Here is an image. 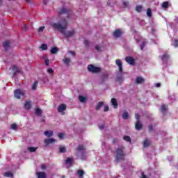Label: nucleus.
<instances>
[{
	"label": "nucleus",
	"instance_id": "f257e3e1",
	"mask_svg": "<svg viewBox=\"0 0 178 178\" xmlns=\"http://www.w3.org/2000/svg\"><path fill=\"white\" fill-rule=\"evenodd\" d=\"M67 26H68L67 21H64L63 22H62V24H52L53 27H55L56 30H58L60 33H62L63 34H64V35L67 37V38H69V37H72V35H74V34H75L76 32L74 29H72V31H68L67 32H66Z\"/></svg>",
	"mask_w": 178,
	"mask_h": 178
},
{
	"label": "nucleus",
	"instance_id": "f03ea898",
	"mask_svg": "<svg viewBox=\"0 0 178 178\" xmlns=\"http://www.w3.org/2000/svg\"><path fill=\"white\" fill-rule=\"evenodd\" d=\"M115 159L117 163L125 161L126 154L124 148H117L115 151Z\"/></svg>",
	"mask_w": 178,
	"mask_h": 178
},
{
	"label": "nucleus",
	"instance_id": "7ed1b4c3",
	"mask_svg": "<svg viewBox=\"0 0 178 178\" xmlns=\"http://www.w3.org/2000/svg\"><path fill=\"white\" fill-rule=\"evenodd\" d=\"M86 147L85 145H83V144H80L79 145H78L77 148H76V151L79 153L81 152V159L85 161L86 159L84 154L86 152Z\"/></svg>",
	"mask_w": 178,
	"mask_h": 178
},
{
	"label": "nucleus",
	"instance_id": "20e7f679",
	"mask_svg": "<svg viewBox=\"0 0 178 178\" xmlns=\"http://www.w3.org/2000/svg\"><path fill=\"white\" fill-rule=\"evenodd\" d=\"M88 70L92 73H99L102 69L99 66H95V65H88Z\"/></svg>",
	"mask_w": 178,
	"mask_h": 178
},
{
	"label": "nucleus",
	"instance_id": "39448f33",
	"mask_svg": "<svg viewBox=\"0 0 178 178\" xmlns=\"http://www.w3.org/2000/svg\"><path fill=\"white\" fill-rule=\"evenodd\" d=\"M14 95L15 98H17V99H20L22 95H24V92L22 91L20 88H17V90H15Z\"/></svg>",
	"mask_w": 178,
	"mask_h": 178
},
{
	"label": "nucleus",
	"instance_id": "423d86ee",
	"mask_svg": "<svg viewBox=\"0 0 178 178\" xmlns=\"http://www.w3.org/2000/svg\"><path fill=\"white\" fill-rule=\"evenodd\" d=\"M125 60L129 65H135L136 63V59L133 56H126Z\"/></svg>",
	"mask_w": 178,
	"mask_h": 178
},
{
	"label": "nucleus",
	"instance_id": "0eeeda50",
	"mask_svg": "<svg viewBox=\"0 0 178 178\" xmlns=\"http://www.w3.org/2000/svg\"><path fill=\"white\" fill-rule=\"evenodd\" d=\"M115 63L119 67V71L122 73L123 72V63L121 59H116Z\"/></svg>",
	"mask_w": 178,
	"mask_h": 178
},
{
	"label": "nucleus",
	"instance_id": "6e6552de",
	"mask_svg": "<svg viewBox=\"0 0 178 178\" xmlns=\"http://www.w3.org/2000/svg\"><path fill=\"white\" fill-rule=\"evenodd\" d=\"M143 127V123H141L140 119L135 123V129L138 131L142 130Z\"/></svg>",
	"mask_w": 178,
	"mask_h": 178
},
{
	"label": "nucleus",
	"instance_id": "1a4fd4ad",
	"mask_svg": "<svg viewBox=\"0 0 178 178\" xmlns=\"http://www.w3.org/2000/svg\"><path fill=\"white\" fill-rule=\"evenodd\" d=\"M67 109V105L66 104H61L58 106V112H63L64 111H66Z\"/></svg>",
	"mask_w": 178,
	"mask_h": 178
},
{
	"label": "nucleus",
	"instance_id": "9d476101",
	"mask_svg": "<svg viewBox=\"0 0 178 178\" xmlns=\"http://www.w3.org/2000/svg\"><path fill=\"white\" fill-rule=\"evenodd\" d=\"M46 145H49V144H52L53 143H56L55 138H46L44 141Z\"/></svg>",
	"mask_w": 178,
	"mask_h": 178
},
{
	"label": "nucleus",
	"instance_id": "9b49d317",
	"mask_svg": "<svg viewBox=\"0 0 178 178\" xmlns=\"http://www.w3.org/2000/svg\"><path fill=\"white\" fill-rule=\"evenodd\" d=\"M3 48H5V49L6 51L8 50L10 47V41H9V40H7L6 41H4L3 42Z\"/></svg>",
	"mask_w": 178,
	"mask_h": 178
},
{
	"label": "nucleus",
	"instance_id": "f8f14e48",
	"mask_svg": "<svg viewBox=\"0 0 178 178\" xmlns=\"http://www.w3.org/2000/svg\"><path fill=\"white\" fill-rule=\"evenodd\" d=\"M122 31H120V29H115V31H114L113 35H114V37H116V38H118V37H120V35H122Z\"/></svg>",
	"mask_w": 178,
	"mask_h": 178
},
{
	"label": "nucleus",
	"instance_id": "ddd939ff",
	"mask_svg": "<svg viewBox=\"0 0 178 178\" xmlns=\"http://www.w3.org/2000/svg\"><path fill=\"white\" fill-rule=\"evenodd\" d=\"M68 13L69 10H67V8H65V7H63L58 11V14H60V15H62L63 14H68Z\"/></svg>",
	"mask_w": 178,
	"mask_h": 178
},
{
	"label": "nucleus",
	"instance_id": "4468645a",
	"mask_svg": "<svg viewBox=\"0 0 178 178\" xmlns=\"http://www.w3.org/2000/svg\"><path fill=\"white\" fill-rule=\"evenodd\" d=\"M109 79V74L108 73H103L102 74V81L104 82L106 81Z\"/></svg>",
	"mask_w": 178,
	"mask_h": 178
},
{
	"label": "nucleus",
	"instance_id": "2eb2a0df",
	"mask_svg": "<svg viewBox=\"0 0 178 178\" xmlns=\"http://www.w3.org/2000/svg\"><path fill=\"white\" fill-rule=\"evenodd\" d=\"M111 104L113 106V107L117 109L119 106L117 99L115 98L111 99Z\"/></svg>",
	"mask_w": 178,
	"mask_h": 178
},
{
	"label": "nucleus",
	"instance_id": "dca6fc26",
	"mask_svg": "<svg viewBox=\"0 0 178 178\" xmlns=\"http://www.w3.org/2000/svg\"><path fill=\"white\" fill-rule=\"evenodd\" d=\"M36 176L38 178H47V175L44 172H38Z\"/></svg>",
	"mask_w": 178,
	"mask_h": 178
},
{
	"label": "nucleus",
	"instance_id": "f3484780",
	"mask_svg": "<svg viewBox=\"0 0 178 178\" xmlns=\"http://www.w3.org/2000/svg\"><path fill=\"white\" fill-rule=\"evenodd\" d=\"M161 58L163 63H167L168 58H170V55L168 54H164Z\"/></svg>",
	"mask_w": 178,
	"mask_h": 178
},
{
	"label": "nucleus",
	"instance_id": "a211bd4d",
	"mask_svg": "<svg viewBox=\"0 0 178 178\" xmlns=\"http://www.w3.org/2000/svg\"><path fill=\"white\" fill-rule=\"evenodd\" d=\"M24 108L26 109H31V101H25Z\"/></svg>",
	"mask_w": 178,
	"mask_h": 178
},
{
	"label": "nucleus",
	"instance_id": "6ab92c4d",
	"mask_svg": "<svg viewBox=\"0 0 178 178\" xmlns=\"http://www.w3.org/2000/svg\"><path fill=\"white\" fill-rule=\"evenodd\" d=\"M44 136H46L47 137H52V136H54V131L52 130H49L47 131H44Z\"/></svg>",
	"mask_w": 178,
	"mask_h": 178
},
{
	"label": "nucleus",
	"instance_id": "aec40b11",
	"mask_svg": "<svg viewBox=\"0 0 178 178\" xmlns=\"http://www.w3.org/2000/svg\"><path fill=\"white\" fill-rule=\"evenodd\" d=\"M151 143L149 140V138H146V140H145V141H143V147H149Z\"/></svg>",
	"mask_w": 178,
	"mask_h": 178
},
{
	"label": "nucleus",
	"instance_id": "412c9836",
	"mask_svg": "<svg viewBox=\"0 0 178 178\" xmlns=\"http://www.w3.org/2000/svg\"><path fill=\"white\" fill-rule=\"evenodd\" d=\"M63 62L67 65H69L70 62H71V58H67V57H65L64 58V59H63Z\"/></svg>",
	"mask_w": 178,
	"mask_h": 178
},
{
	"label": "nucleus",
	"instance_id": "4be33fe9",
	"mask_svg": "<svg viewBox=\"0 0 178 178\" xmlns=\"http://www.w3.org/2000/svg\"><path fill=\"white\" fill-rule=\"evenodd\" d=\"M143 81H145V79H143V77H141L140 76L136 77V83L138 84H140L141 83H143Z\"/></svg>",
	"mask_w": 178,
	"mask_h": 178
},
{
	"label": "nucleus",
	"instance_id": "5701e85b",
	"mask_svg": "<svg viewBox=\"0 0 178 178\" xmlns=\"http://www.w3.org/2000/svg\"><path fill=\"white\" fill-rule=\"evenodd\" d=\"M104 102L101 101L100 102H98L95 109L96 111H99L102 106H104Z\"/></svg>",
	"mask_w": 178,
	"mask_h": 178
},
{
	"label": "nucleus",
	"instance_id": "b1692460",
	"mask_svg": "<svg viewBox=\"0 0 178 178\" xmlns=\"http://www.w3.org/2000/svg\"><path fill=\"white\" fill-rule=\"evenodd\" d=\"M37 149H38V147H29L28 148L29 152H36Z\"/></svg>",
	"mask_w": 178,
	"mask_h": 178
},
{
	"label": "nucleus",
	"instance_id": "393cba45",
	"mask_svg": "<svg viewBox=\"0 0 178 178\" xmlns=\"http://www.w3.org/2000/svg\"><path fill=\"white\" fill-rule=\"evenodd\" d=\"M79 99L81 102L84 103L86 102L88 99L86 97H83V95H79Z\"/></svg>",
	"mask_w": 178,
	"mask_h": 178
},
{
	"label": "nucleus",
	"instance_id": "a878e982",
	"mask_svg": "<svg viewBox=\"0 0 178 178\" xmlns=\"http://www.w3.org/2000/svg\"><path fill=\"white\" fill-rule=\"evenodd\" d=\"M58 51V48L57 47H52L51 48L50 52L51 54H56Z\"/></svg>",
	"mask_w": 178,
	"mask_h": 178
},
{
	"label": "nucleus",
	"instance_id": "bb28decb",
	"mask_svg": "<svg viewBox=\"0 0 178 178\" xmlns=\"http://www.w3.org/2000/svg\"><path fill=\"white\" fill-rule=\"evenodd\" d=\"M13 76H15L17 74V72H19L18 67H17V66H16V65H14L13 66Z\"/></svg>",
	"mask_w": 178,
	"mask_h": 178
},
{
	"label": "nucleus",
	"instance_id": "cd10ccee",
	"mask_svg": "<svg viewBox=\"0 0 178 178\" xmlns=\"http://www.w3.org/2000/svg\"><path fill=\"white\" fill-rule=\"evenodd\" d=\"M77 175H78L79 178H83L84 171L81 170H78Z\"/></svg>",
	"mask_w": 178,
	"mask_h": 178
},
{
	"label": "nucleus",
	"instance_id": "c85d7f7f",
	"mask_svg": "<svg viewBox=\"0 0 178 178\" xmlns=\"http://www.w3.org/2000/svg\"><path fill=\"white\" fill-rule=\"evenodd\" d=\"M143 6H136V10L138 12V13H141L143 11Z\"/></svg>",
	"mask_w": 178,
	"mask_h": 178
},
{
	"label": "nucleus",
	"instance_id": "c756f323",
	"mask_svg": "<svg viewBox=\"0 0 178 178\" xmlns=\"http://www.w3.org/2000/svg\"><path fill=\"white\" fill-rule=\"evenodd\" d=\"M124 79L122 75L117 76L115 81H119L120 83H122Z\"/></svg>",
	"mask_w": 178,
	"mask_h": 178
},
{
	"label": "nucleus",
	"instance_id": "7c9ffc66",
	"mask_svg": "<svg viewBox=\"0 0 178 178\" xmlns=\"http://www.w3.org/2000/svg\"><path fill=\"white\" fill-rule=\"evenodd\" d=\"M147 15L149 17H152V11L151 8H147Z\"/></svg>",
	"mask_w": 178,
	"mask_h": 178
},
{
	"label": "nucleus",
	"instance_id": "2f4dec72",
	"mask_svg": "<svg viewBox=\"0 0 178 178\" xmlns=\"http://www.w3.org/2000/svg\"><path fill=\"white\" fill-rule=\"evenodd\" d=\"M40 48L42 50H47V49H48V45L46 43H43V44H41Z\"/></svg>",
	"mask_w": 178,
	"mask_h": 178
},
{
	"label": "nucleus",
	"instance_id": "473e14b6",
	"mask_svg": "<svg viewBox=\"0 0 178 178\" xmlns=\"http://www.w3.org/2000/svg\"><path fill=\"white\" fill-rule=\"evenodd\" d=\"M38 86V81H34L32 85V90H37V87Z\"/></svg>",
	"mask_w": 178,
	"mask_h": 178
},
{
	"label": "nucleus",
	"instance_id": "72a5a7b5",
	"mask_svg": "<svg viewBox=\"0 0 178 178\" xmlns=\"http://www.w3.org/2000/svg\"><path fill=\"white\" fill-rule=\"evenodd\" d=\"M161 111L162 113H165V111H167L166 105H165V104L162 105Z\"/></svg>",
	"mask_w": 178,
	"mask_h": 178
},
{
	"label": "nucleus",
	"instance_id": "f704fd0d",
	"mask_svg": "<svg viewBox=\"0 0 178 178\" xmlns=\"http://www.w3.org/2000/svg\"><path fill=\"white\" fill-rule=\"evenodd\" d=\"M123 140H124V141H127V142L131 141V137H129V136H124Z\"/></svg>",
	"mask_w": 178,
	"mask_h": 178
},
{
	"label": "nucleus",
	"instance_id": "c9c22d12",
	"mask_svg": "<svg viewBox=\"0 0 178 178\" xmlns=\"http://www.w3.org/2000/svg\"><path fill=\"white\" fill-rule=\"evenodd\" d=\"M59 151H60V153L65 154L66 152L65 147H60Z\"/></svg>",
	"mask_w": 178,
	"mask_h": 178
},
{
	"label": "nucleus",
	"instance_id": "e433bc0d",
	"mask_svg": "<svg viewBox=\"0 0 178 178\" xmlns=\"http://www.w3.org/2000/svg\"><path fill=\"white\" fill-rule=\"evenodd\" d=\"M169 6L168 1H164L162 4L163 8H168Z\"/></svg>",
	"mask_w": 178,
	"mask_h": 178
},
{
	"label": "nucleus",
	"instance_id": "4c0bfd02",
	"mask_svg": "<svg viewBox=\"0 0 178 178\" xmlns=\"http://www.w3.org/2000/svg\"><path fill=\"white\" fill-rule=\"evenodd\" d=\"M42 111L40 108H36L35 113L36 115H42Z\"/></svg>",
	"mask_w": 178,
	"mask_h": 178
},
{
	"label": "nucleus",
	"instance_id": "58836bf2",
	"mask_svg": "<svg viewBox=\"0 0 178 178\" xmlns=\"http://www.w3.org/2000/svg\"><path fill=\"white\" fill-rule=\"evenodd\" d=\"M4 176L6 177H13V175L12 173H10V172H6L4 173Z\"/></svg>",
	"mask_w": 178,
	"mask_h": 178
},
{
	"label": "nucleus",
	"instance_id": "ea45409f",
	"mask_svg": "<svg viewBox=\"0 0 178 178\" xmlns=\"http://www.w3.org/2000/svg\"><path fill=\"white\" fill-rule=\"evenodd\" d=\"M128 118H129V113L124 112V113H122V119H128Z\"/></svg>",
	"mask_w": 178,
	"mask_h": 178
},
{
	"label": "nucleus",
	"instance_id": "a19ab883",
	"mask_svg": "<svg viewBox=\"0 0 178 178\" xmlns=\"http://www.w3.org/2000/svg\"><path fill=\"white\" fill-rule=\"evenodd\" d=\"M72 162H73L72 158H67V159L65 161V163H67V165L71 164Z\"/></svg>",
	"mask_w": 178,
	"mask_h": 178
},
{
	"label": "nucleus",
	"instance_id": "79ce46f5",
	"mask_svg": "<svg viewBox=\"0 0 178 178\" xmlns=\"http://www.w3.org/2000/svg\"><path fill=\"white\" fill-rule=\"evenodd\" d=\"M11 129H13V130H17V126L16 123H13V124H11Z\"/></svg>",
	"mask_w": 178,
	"mask_h": 178
},
{
	"label": "nucleus",
	"instance_id": "37998d69",
	"mask_svg": "<svg viewBox=\"0 0 178 178\" xmlns=\"http://www.w3.org/2000/svg\"><path fill=\"white\" fill-rule=\"evenodd\" d=\"M135 118L136 119V122H138V120L140 119L139 113H135Z\"/></svg>",
	"mask_w": 178,
	"mask_h": 178
},
{
	"label": "nucleus",
	"instance_id": "c03bdc74",
	"mask_svg": "<svg viewBox=\"0 0 178 178\" xmlns=\"http://www.w3.org/2000/svg\"><path fill=\"white\" fill-rule=\"evenodd\" d=\"M123 6H124V8L129 7V1H124L123 2Z\"/></svg>",
	"mask_w": 178,
	"mask_h": 178
},
{
	"label": "nucleus",
	"instance_id": "a18cd8bd",
	"mask_svg": "<svg viewBox=\"0 0 178 178\" xmlns=\"http://www.w3.org/2000/svg\"><path fill=\"white\" fill-rule=\"evenodd\" d=\"M146 44L145 41H143L142 44H140V49H144V47Z\"/></svg>",
	"mask_w": 178,
	"mask_h": 178
},
{
	"label": "nucleus",
	"instance_id": "49530a36",
	"mask_svg": "<svg viewBox=\"0 0 178 178\" xmlns=\"http://www.w3.org/2000/svg\"><path fill=\"white\" fill-rule=\"evenodd\" d=\"M44 63H45V65H47V66H49V58H47L45 59Z\"/></svg>",
	"mask_w": 178,
	"mask_h": 178
},
{
	"label": "nucleus",
	"instance_id": "de8ad7c7",
	"mask_svg": "<svg viewBox=\"0 0 178 178\" xmlns=\"http://www.w3.org/2000/svg\"><path fill=\"white\" fill-rule=\"evenodd\" d=\"M84 44L86 45V47H88L89 44H90V41L88 40H85Z\"/></svg>",
	"mask_w": 178,
	"mask_h": 178
},
{
	"label": "nucleus",
	"instance_id": "09e8293b",
	"mask_svg": "<svg viewBox=\"0 0 178 178\" xmlns=\"http://www.w3.org/2000/svg\"><path fill=\"white\" fill-rule=\"evenodd\" d=\"M101 48H102V45H96V46H95V49H96L97 51H100Z\"/></svg>",
	"mask_w": 178,
	"mask_h": 178
},
{
	"label": "nucleus",
	"instance_id": "8fccbe9b",
	"mask_svg": "<svg viewBox=\"0 0 178 178\" xmlns=\"http://www.w3.org/2000/svg\"><path fill=\"white\" fill-rule=\"evenodd\" d=\"M99 128L100 130H103L104 129H105V124H100V126H99Z\"/></svg>",
	"mask_w": 178,
	"mask_h": 178
},
{
	"label": "nucleus",
	"instance_id": "3c124183",
	"mask_svg": "<svg viewBox=\"0 0 178 178\" xmlns=\"http://www.w3.org/2000/svg\"><path fill=\"white\" fill-rule=\"evenodd\" d=\"M104 112H108V111H109V106H104Z\"/></svg>",
	"mask_w": 178,
	"mask_h": 178
},
{
	"label": "nucleus",
	"instance_id": "603ef678",
	"mask_svg": "<svg viewBox=\"0 0 178 178\" xmlns=\"http://www.w3.org/2000/svg\"><path fill=\"white\" fill-rule=\"evenodd\" d=\"M174 47H178V40H175L173 44Z\"/></svg>",
	"mask_w": 178,
	"mask_h": 178
},
{
	"label": "nucleus",
	"instance_id": "864d4df0",
	"mask_svg": "<svg viewBox=\"0 0 178 178\" xmlns=\"http://www.w3.org/2000/svg\"><path fill=\"white\" fill-rule=\"evenodd\" d=\"M153 131V125L152 124H149V131Z\"/></svg>",
	"mask_w": 178,
	"mask_h": 178
},
{
	"label": "nucleus",
	"instance_id": "5fc2aeb1",
	"mask_svg": "<svg viewBox=\"0 0 178 178\" xmlns=\"http://www.w3.org/2000/svg\"><path fill=\"white\" fill-rule=\"evenodd\" d=\"M65 134H63V133H60V134H58V138H63Z\"/></svg>",
	"mask_w": 178,
	"mask_h": 178
},
{
	"label": "nucleus",
	"instance_id": "6e6d98bb",
	"mask_svg": "<svg viewBox=\"0 0 178 178\" xmlns=\"http://www.w3.org/2000/svg\"><path fill=\"white\" fill-rule=\"evenodd\" d=\"M68 52H70V54H71L73 56H75L76 55L74 51H69Z\"/></svg>",
	"mask_w": 178,
	"mask_h": 178
},
{
	"label": "nucleus",
	"instance_id": "4d7b16f0",
	"mask_svg": "<svg viewBox=\"0 0 178 178\" xmlns=\"http://www.w3.org/2000/svg\"><path fill=\"white\" fill-rule=\"evenodd\" d=\"M47 72H48L49 73H54V70H53V69L51 68V67L47 70Z\"/></svg>",
	"mask_w": 178,
	"mask_h": 178
},
{
	"label": "nucleus",
	"instance_id": "13d9d810",
	"mask_svg": "<svg viewBox=\"0 0 178 178\" xmlns=\"http://www.w3.org/2000/svg\"><path fill=\"white\" fill-rule=\"evenodd\" d=\"M44 29H45V26H40V28H39V31H43Z\"/></svg>",
	"mask_w": 178,
	"mask_h": 178
},
{
	"label": "nucleus",
	"instance_id": "bf43d9fd",
	"mask_svg": "<svg viewBox=\"0 0 178 178\" xmlns=\"http://www.w3.org/2000/svg\"><path fill=\"white\" fill-rule=\"evenodd\" d=\"M46 168H47L46 165H42V166H41V169L44 170V169H46Z\"/></svg>",
	"mask_w": 178,
	"mask_h": 178
},
{
	"label": "nucleus",
	"instance_id": "052dcab7",
	"mask_svg": "<svg viewBox=\"0 0 178 178\" xmlns=\"http://www.w3.org/2000/svg\"><path fill=\"white\" fill-rule=\"evenodd\" d=\"M156 87H161V83H156Z\"/></svg>",
	"mask_w": 178,
	"mask_h": 178
},
{
	"label": "nucleus",
	"instance_id": "680f3d73",
	"mask_svg": "<svg viewBox=\"0 0 178 178\" xmlns=\"http://www.w3.org/2000/svg\"><path fill=\"white\" fill-rule=\"evenodd\" d=\"M141 178H147V176H145V175H144V173H142V177Z\"/></svg>",
	"mask_w": 178,
	"mask_h": 178
},
{
	"label": "nucleus",
	"instance_id": "e2e57ef3",
	"mask_svg": "<svg viewBox=\"0 0 178 178\" xmlns=\"http://www.w3.org/2000/svg\"><path fill=\"white\" fill-rule=\"evenodd\" d=\"M175 22L176 23H178V17H177L175 19Z\"/></svg>",
	"mask_w": 178,
	"mask_h": 178
},
{
	"label": "nucleus",
	"instance_id": "0e129e2a",
	"mask_svg": "<svg viewBox=\"0 0 178 178\" xmlns=\"http://www.w3.org/2000/svg\"><path fill=\"white\" fill-rule=\"evenodd\" d=\"M115 143H117V140L116 139L113 140V143L115 144Z\"/></svg>",
	"mask_w": 178,
	"mask_h": 178
},
{
	"label": "nucleus",
	"instance_id": "69168bd1",
	"mask_svg": "<svg viewBox=\"0 0 178 178\" xmlns=\"http://www.w3.org/2000/svg\"><path fill=\"white\" fill-rule=\"evenodd\" d=\"M43 3H44V5H47V4L46 0H43Z\"/></svg>",
	"mask_w": 178,
	"mask_h": 178
},
{
	"label": "nucleus",
	"instance_id": "338daca9",
	"mask_svg": "<svg viewBox=\"0 0 178 178\" xmlns=\"http://www.w3.org/2000/svg\"><path fill=\"white\" fill-rule=\"evenodd\" d=\"M26 3H31V0H25Z\"/></svg>",
	"mask_w": 178,
	"mask_h": 178
},
{
	"label": "nucleus",
	"instance_id": "774afa93",
	"mask_svg": "<svg viewBox=\"0 0 178 178\" xmlns=\"http://www.w3.org/2000/svg\"><path fill=\"white\" fill-rule=\"evenodd\" d=\"M2 0H0V6H2Z\"/></svg>",
	"mask_w": 178,
	"mask_h": 178
}]
</instances>
